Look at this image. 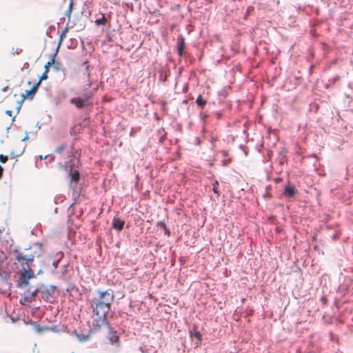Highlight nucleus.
I'll list each match as a JSON object with an SVG mask.
<instances>
[{
	"label": "nucleus",
	"mask_w": 353,
	"mask_h": 353,
	"mask_svg": "<svg viewBox=\"0 0 353 353\" xmlns=\"http://www.w3.org/2000/svg\"><path fill=\"white\" fill-rule=\"evenodd\" d=\"M336 353H341V352H340L339 350H338Z\"/></svg>",
	"instance_id": "nucleus-57"
},
{
	"label": "nucleus",
	"mask_w": 353,
	"mask_h": 353,
	"mask_svg": "<svg viewBox=\"0 0 353 353\" xmlns=\"http://www.w3.org/2000/svg\"><path fill=\"white\" fill-rule=\"evenodd\" d=\"M339 80V77H335L333 78L332 79V82L333 83H335L336 81H337Z\"/></svg>",
	"instance_id": "nucleus-48"
},
{
	"label": "nucleus",
	"mask_w": 353,
	"mask_h": 353,
	"mask_svg": "<svg viewBox=\"0 0 353 353\" xmlns=\"http://www.w3.org/2000/svg\"><path fill=\"white\" fill-rule=\"evenodd\" d=\"M190 336L192 339L195 338L196 339V342L195 343L196 347L199 346L201 344L202 335L200 332H193L192 330H190Z\"/></svg>",
	"instance_id": "nucleus-14"
},
{
	"label": "nucleus",
	"mask_w": 353,
	"mask_h": 353,
	"mask_svg": "<svg viewBox=\"0 0 353 353\" xmlns=\"http://www.w3.org/2000/svg\"><path fill=\"white\" fill-rule=\"evenodd\" d=\"M31 324L33 325L34 330L37 332H41L43 330H48V327H41L39 324H38L36 321H30Z\"/></svg>",
	"instance_id": "nucleus-18"
},
{
	"label": "nucleus",
	"mask_w": 353,
	"mask_h": 353,
	"mask_svg": "<svg viewBox=\"0 0 353 353\" xmlns=\"http://www.w3.org/2000/svg\"><path fill=\"white\" fill-rule=\"evenodd\" d=\"M78 163L79 161L76 159H70L65 163L64 170L68 173L70 183L73 182L77 183L80 179L79 171L74 168Z\"/></svg>",
	"instance_id": "nucleus-2"
},
{
	"label": "nucleus",
	"mask_w": 353,
	"mask_h": 353,
	"mask_svg": "<svg viewBox=\"0 0 353 353\" xmlns=\"http://www.w3.org/2000/svg\"><path fill=\"white\" fill-rule=\"evenodd\" d=\"M1 232V230H0V233Z\"/></svg>",
	"instance_id": "nucleus-62"
},
{
	"label": "nucleus",
	"mask_w": 353,
	"mask_h": 353,
	"mask_svg": "<svg viewBox=\"0 0 353 353\" xmlns=\"http://www.w3.org/2000/svg\"><path fill=\"white\" fill-rule=\"evenodd\" d=\"M39 83H34V85L30 89L26 91V93L29 96V99H32L39 88Z\"/></svg>",
	"instance_id": "nucleus-15"
},
{
	"label": "nucleus",
	"mask_w": 353,
	"mask_h": 353,
	"mask_svg": "<svg viewBox=\"0 0 353 353\" xmlns=\"http://www.w3.org/2000/svg\"><path fill=\"white\" fill-rule=\"evenodd\" d=\"M13 253L15 254V259L17 261L19 262L21 261H24V263H22V265L26 264V268L32 267V261H33L34 259V256L32 254H30L29 256L26 257V256L23 255L22 253H21L18 249H14L13 250Z\"/></svg>",
	"instance_id": "nucleus-6"
},
{
	"label": "nucleus",
	"mask_w": 353,
	"mask_h": 353,
	"mask_svg": "<svg viewBox=\"0 0 353 353\" xmlns=\"http://www.w3.org/2000/svg\"><path fill=\"white\" fill-rule=\"evenodd\" d=\"M199 116H200L201 119L203 120H204L208 117V115L206 114L205 113H203L202 111L200 112Z\"/></svg>",
	"instance_id": "nucleus-34"
},
{
	"label": "nucleus",
	"mask_w": 353,
	"mask_h": 353,
	"mask_svg": "<svg viewBox=\"0 0 353 353\" xmlns=\"http://www.w3.org/2000/svg\"><path fill=\"white\" fill-rule=\"evenodd\" d=\"M107 23V19L104 14H102V17L99 19H96L95 23L97 26H104Z\"/></svg>",
	"instance_id": "nucleus-20"
},
{
	"label": "nucleus",
	"mask_w": 353,
	"mask_h": 353,
	"mask_svg": "<svg viewBox=\"0 0 353 353\" xmlns=\"http://www.w3.org/2000/svg\"><path fill=\"white\" fill-rule=\"evenodd\" d=\"M48 72H46L45 71L42 73V74L39 77V81L37 82V83H39V85H41V83L42 81L46 80L48 79Z\"/></svg>",
	"instance_id": "nucleus-26"
},
{
	"label": "nucleus",
	"mask_w": 353,
	"mask_h": 353,
	"mask_svg": "<svg viewBox=\"0 0 353 353\" xmlns=\"http://www.w3.org/2000/svg\"><path fill=\"white\" fill-rule=\"evenodd\" d=\"M23 101H22V100L21 99V101H19L18 102L19 105H20V104H21V105H22Z\"/></svg>",
	"instance_id": "nucleus-53"
},
{
	"label": "nucleus",
	"mask_w": 353,
	"mask_h": 353,
	"mask_svg": "<svg viewBox=\"0 0 353 353\" xmlns=\"http://www.w3.org/2000/svg\"><path fill=\"white\" fill-rule=\"evenodd\" d=\"M48 157H49L48 154H47L46 156L40 155L39 157V159L41 161V160H43V159H46Z\"/></svg>",
	"instance_id": "nucleus-42"
},
{
	"label": "nucleus",
	"mask_w": 353,
	"mask_h": 353,
	"mask_svg": "<svg viewBox=\"0 0 353 353\" xmlns=\"http://www.w3.org/2000/svg\"><path fill=\"white\" fill-rule=\"evenodd\" d=\"M157 226L161 228H165L166 225L163 221H159L157 224Z\"/></svg>",
	"instance_id": "nucleus-33"
},
{
	"label": "nucleus",
	"mask_w": 353,
	"mask_h": 353,
	"mask_svg": "<svg viewBox=\"0 0 353 353\" xmlns=\"http://www.w3.org/2000/svg\"><path fill=\"white\" fill-rule=\"evenodd\" d=\"M12 110H6V114L7 115L11 116V115H12Z\"/></svg>",
	"instance_id": "nucleus-44"
},
{
	"label": "nucleus",
	"mask_w": 353,
	"mask_h": 353,
	"mask_svg": "<svg viewBox=\"0 0 353 353\" xmlns=\"http://www.w3.org/2000/svg\"><path fill=\"white\" fill-rule=\"evenodd\" d=\"M133 133H134V128L132 129L130 133V136H132L133 135Z\"/></svg>",
	"instance_id": "nucleus-51"
},
{
	"label": "nucleus",
	"mask_w": 353,
	"mask_h": 353,
	"mask_svg": "<svg viewBox=\"0 0 353 353\" xmlns=\"http://www.w3.org/2000/svg\"><path fill=\"white\" fill-rule=\"evenodd\" d=\"M41 291V287H39V285L38 284L37 288L32 290V287L28 286L26 290V294H28L30 298V302H32L33 300L35 299V297L37 296L38 293H40Z\"/></svg>",
	"instance_id": "nucleus-11"
},
{
	"label": "nucleus",
	"mask_w": 353,
	"mask_h": 353,
	"mask_svg": "<svg viewBox=\"0 0 353 353\" xmlns=\"http://www.w3.org/2000/svg\"><path fill=\"white\" fill-rule=\"evenodd\" d=\"M29 139V137H28V132L26 131V136L22 139V141H27L28 139Z\"/></svg>",
	"instance_id": "nucleus-41"
},
{
	"label": "nucleus",
	"mask_w": 353,
	"mask_h": 353,
	"mask_svg": "<svg viewBox=\"0 0 353 353\" xmlns=\"http://www.w3.org/2000/svg\"><path fill=\"white\" fill-rule=\"evenodd\" d=\"M108 292H109V295H105V298H103V301H102L109 303V305H111L114 300V292L111 289H108Z\"/></svg>",
	"instance_id": "nucleus-17"
},
{
	"label": "nucleus",
	"mask_w": 353,
	"mask_h": 353,
	"mask_svg": "<svg viewBox=\"0 0 353 353\" xmlns=\"http://www.w3.org/2000/svg\"><path fill=\"white\" fill-rule=\"evenodd\" d=\"M298 191L294 185L290 183L285 184L283 188V195L288 198H293L297 194Z\"/></svg>",
	"instance_id": "nucleus-9"
},
{
	"label": "nucleus",
	"mask_w": 353,
	"mask_h": 353,
	"mask_svg": "<svg viewBox=\"0 0 353 353\" xmlns=\"http://www.w3.org/2000/svg\"><path fill=\"white\" fill-rule=\"evenodd\" d=\"M23 301H30V298L28 294L24 293L23 297L20 299V303L23 304Z\"/></svg>",
	"instance_id": "nucleus-28"
},
{
	"label": "nucleus",
	"mask_w": 353,
	"mask_h": 353,
	"mask_svg": "<svg viewBox=\"0 0 353 353\" xmlns=\"http://www.w3.org/2000/svg\"><path fill=\"white\" fill-rule=\"evenodd\" d=\"M39 123L37 124V127H39V128H41V126H39Z\"/></svg>",
	"instance_id": "nucleus-60"
},
{
	"label": "nucleus",
	"mask_w": 353,
	"mask_h": 353,
	"mask_svg": "<svg viewBox=\"0 0 353 353\" xmlns=\"http://www.w3.org/2000/svg\"><path fill=\"white\" fill-rule=\"evenodd\" d=\"M21 104L20 105H18V106L17 107V112H19L20 109H21Z\"/></svg>",
	"instance_id": "nucleus-50"
},
{
	"label": "nucleus",
	"mask_w": 353,
	"mask_h": 353,
	"mask_svg": "<svg viewBox=\"0 0 353 353\" xmlns=\"http://www.w3.org/2000/svg\"><path fill=\"white\" fill-rule=\"evenodd\" d=\"M167 76H168V74H167L166 72H165L164 74L163 73H161L159 79L161 81H165L167 79Z\"/></svg>",
	"instance_id": "nucleus-31"
},
{
	"label": "nucleus",
	"mask_w": 353,
	"mask_h": 353,
	"mask_svg": "<svg viewBox=\"0 0 353 353\" xmlns=\"http://www.w3.org/2000/svg\"><path fill=\"white\" fill-rule=\"evenodd\" d=\"M90 96L89 93H85L83 94V97H81L72 98L70 100V103L72 104H74L78 109H81L90 105Z\"/></svg>",
	"instance_id": "nucleus-3"
},
{
	"label": "nucleus",
	"mask_w": 353,
	"mask_h": 353,
	"mask_svg": "<svg viewBox=\"0 0 353 353\" xmlns=\"http://www.w3.org/2000/svg\"><path fill=\"white\" fill-rule=\"evenodd\" d=\"M125 221L120 219L119 217L114 216L112 219V227L114 230L118 232L123 229Z\"/></svg>",
	"instance_id": "nucleus-10"
},
{
	"label": "nucleus",
	"mask_w": 353,
	"mask_h": 353,
	"mask_svg": "<svg viewBox=\"0 0 353 353\" xmlns=\"http://www.w3.org/2000/svg\"><path fill=\"white\" fill-rule=\"evenodd\" d=\"M41 273H42V270H39L38 271V272H37V274H41Z\"/></svg>",
	"instance_id": "nucleus-54"
},
{
	"label": "nucleus",
	"mask_w": 353,
	"mask_h": 353,
	"mask_svg": "<svg viewBox=\"0 0 353 353\" xmlns=\"http://www.w3.org/2000/svg\"><path fill=\"white\" fill-rule=\"evenodd\" d=\"M196 143H197L198 145H199V144H200V140H199V138H196Z\"/></svg>",
	"instance_id": "nucleus-52"
},
{
	"label": "nucleus",
	"mask_w": 353,
	"mask_h": 353,
	"mask_svg": "<svg viewBox=\"0 0 353 353\" xmlns=\"http://www.w3.org/2000/svg\"><path fill=\"white\" fill-rule=\"evenodd\" d=\"M230 159H224L222 161V165L227 166L230 163Z\"/></svg>",
	"instance_id": "nucleus-36"
},
{
	"label": "nucleus",
	"mask_w": 353,
	"mask_h": 353,
	"mask_svg": "<svg viewBox=\"0 0 353 353\" xmlns=\"http://www.w3.org/2000/svg\"><path fill=\"white\" fill-rule=\"evenodd\" d=\"M221 153H222L223 157H226L228 156V152L225 150L221 151Z\"/></svg>",
	"instance_id": "nucleus-43"
},
{
	"label": "nucleus",
	"mask_w": 353,
	"mask_h": 353,
	"mask_svg": "<svg viewBox=\"0 0 353 353\" xmlns=\"http://www.w3.org/2000/svg\"><path fill=\"white\" fill-rule=\"evenodd\" d=\"M72 1H71L70 3V5H69V7H68V9L66 10L65 12V15H68V16H70V12L72 11Z\"/></svg>",
	"instance_id": "nucleus-30"
},
{
	"label": "nucleus",
	"mask_w": 353,
	"mask_h": 353,
	"mask_svg": "<svg viewBox=\"0 0 353 353\" xmlns=\"http://www.w3.org/2000/svg\"><path fill=\"white\" fill-rule=\"evenodd\" d=\"M67 148L68 144L66 143H63L54 150V152L61 154Z\"/></svg>",
	"instance_id": "nucleus-23"
},
{
	"label": "nucleus",
	"mask_w": 353,
	"mask_h": 353,
	"mask_svg": "<svg viewBox=\"0 0 353 353\" xmlns=\"http://www.w3.org/2000/svg\"><path fill=\"white\" fill-rule=\"evenodd\" d=\"M163 230H164V234L167 236H170V230L165 227V228H163Z\"/></svg>",
	"instance_id": "nucleus-39"
},
{
	"label": "nucleus",
	"mask_w": 353,
	"mask_h": 353,
	"mask_svg": "<svg viewBox=\"0 0 353 353\" xmlns=\"http://www.w3.org/2000/svg\"><path fill=\"white\" fill-rule=\"evenodd\" d=\"M91 307L93 314L97 316L93 327L94 329H99L102 325L107 323V315L110 310V305H109V303L103 302L101 299L97 300V298H94Z\"/></svg>",
	"instance_id": "nucleus-1"
},
{
	"label": "nucleus",
	"mask_w": 353,
	"mask_h": 353,
	"mask_svg": "<svg viewBox=\"0 0 353 353\" xmlns=\"http://www.w3.org/2000/svg\"><path fill=\"white\" fill-rule=\"evenodd\" d=\"M12 321L13 322H14V321H15V319L12 318Z\"/></svg>",
	"instance_id": "nucleus-61"
},
{
	"label": "nucleus",
	"mask_w": 353,
	"mask_h": 353,
	"mask_svg": "<svg viewBox=\"0 0 353 353\" xmlns=\"http://www.w3.org/2000/svg\"><path fill=\"white\" fill-rule=\"evenodd\" d=\"M39 123L37 124V127H39V128H41V126H39Z\"/></svg>",
	"instance_id": "nucleus-59"
},
{
	"label": "nucleus",
	"mask_w": 353,
	"mask_h": 353,
	"mask_svg": "<svg viewBox=\"0 0 353 353\" xmlns=\"http://www.w3.org/2000/svg\"><path fill=\"white\" fill-rule=\"evenodd\" d=\"M54 213L57 212V208L54 210Z\"/></svg>",
	"instance_id": "nucleus-55"
},
{
	"label": "nucleus",
	"mask_w": 353,
	"mask_h": 353,
	"mask_svg": "<svg viewBox=\"0 0 353 353\" xmlns=\"http://www.w3.org/2000/svg\"><path fill=\"white\" fill-rule=\"evenodd\" d=\"M68 28H65L62 30V32L59 36V39L58 46H57V47H59V48H60V46H61L63 39L65 38V34L68 32Z\"/></svg>",
	"instance_id": "nucleus-21"
},
{
	"label": "nucleus",
	"mask_w": 353,
	"mask_h": 353,
	"mask_svg": "<svg viewBox=\"0 0 353 353\" xmlns=\"http://www.w3.org/2000/svg\"><path fill=\"white\" fill-rule=\"evenodd\" d=\"M153 353H156V352H154Z\"/></svg>",
	"instance_id": "nucleus-63"
},
{
	"label": "nucleus",
	"mask_w": 353,
	"mask_h": 353,
	"mask_svg": "<svg viewBox=\"0 0 353 353\" xmlns=\"http://www.w3.org/2000/svg\"><path fill=\"white\" fill-rule=\"evenodd\" d=\"M57 254L59 255V257L57 260H55V261H54L52 262V265L54 267V271L53 272H54L57 269L59 263L61 259H62V257L63 256V252H59Z\"/></svg>",
	"instance_id": "nucleus-22"
},
{
	"label": "nucleus",
	"mask_w": 353,
	"mask_h": 353,
	"mask_svg": "<svg viewBox=\"0 0 353 353\" xmlns=\"http://www.w3.org/2000/svg\"><path fill=\"white\" fill-rule=\"evenodd\" d=\"M23 269L24 270L25 272L26 273V274L28 275V277H29V280L32 278H34L36 276V274H34V272H33V270H32L31 267L30 268H25L24 266L23 267Z\"/></svg>",
	"instance_id": "nucleus-19"
},
{
	"label": "nucleus",
	"mask_w": 353,
	"mask_h": 353,
	"mask_svg": "<svg viewBox=\"0 0 353 353\" xmlns=\"http://www.w3.org/2000/svg\"><path fill=\"white\" fill-rule=\"evenodd\" d=\"M22 153H23V151L21 153H19V154H15L14 152L12 151L10 152V155L11 158L14 159L15 157H19L20 155H21Z\"/></svg>",
	"instance_id": "nucleus-32"
},
{
	"label": "nucleus",
	"mask_w": 353,
	"mask_h": 353,
	"mask_svg": "<svg viewBox=\"0 0 353 353\" xmlns=\"http://www.w3.org/2000/svg\"><path fill=\"white\" fill-rule=\"evenodd\" d=\"M254 10V7L253 6H249L247 9V12H246V14H245V18L247 17V16L249 14L251 10Z\"/></svg>",
	"instance_id": "nucleus-37"
},
{
	"label": "nucleus",
	"mask_w": 353,
	"mask_h": 353,
	"mask_svg": "<svg viewBox=\"0 0 353 353\" xmlns=\"http://www.w3.org/2000/svg\"><path fill=\"white\" fill-rule=\"evenodd\" d=\"M39 287H41L40 293L41 294V298L46 301H48L50 297L52 296L54 294L56 287L52 285L47 287L42 283H39Z\"/></svg>",
	"instance_id": "nucleus-5"
},
{
	"label": "nucleus",
	"mask_w": 353,
	"mask_h": 353,
	"mask_svg": "<svg viewBox=\"0 0 353 353\" xmlns=\"http://www.w3.org/2000/svg\"><path fill=\"white\" fill-rule=\"evenodd\" d=\"M219 185V181L217 180H215L212 183V191L214 193L219 195V191L218 190L217 186Z\"/></svg>",
	"instance_id": "nucleus-25"
},
{
	"label": "nucleus",
	"mask_w": 353,
	"mask_h": 353,
	"mask_svg": "<svg viewBox=\"0 0 353 353\" xmlns=\"http://www.w3.org/2000/svg\"><path fill=\"white\" fill-rule=\"evenodd\" d=\"M29 277L23 270L20 273L19 279L17 282V287L19 288H22L25 287H28L29 285Z\"/></svg>",
	"instance_id": "nucleus-8"
},
{
	"label": "nucleus",
	"mask_w": 353,
	"mask_h": 353,
	"mask_svg": "<svg viewBox=\"0 0 353 353\" xmlns=\"http://www.w3.org/2000/svg\"><path fill=\"white\" fill-rule=\"evenodd\" d=\"M348 87H349L350 88H351L352 90H353V82H352V83H349Z\"/></svg>",
	"instance_id": "nucleus-49"
},
{
	"label": "nucleus",
	"mask_w": 353,
	"mask_h": 353,
	"mask_svg": "<svg viewBox=\"0 0 353 353\" xmlns=\"http://www.w3.org/2000/svg\"><path fill=\"white\" fill-rule=\"evenodd\" d=\"M74 205V203H72L70 206V208H72Z\"/></svg>",
	"instance_id": "nucleus-58"
},
{
	"label": "nucleus",
	"mask_w": 353,
	"mask_h": 353,
	"mask_svg": "<svg viewBox=\"0 0 353 353\" xmlns=\"http://www.w3.org/2000/svg\"><path fill=\"white\" fill-rule=\"evenodd\" d=\"M26 99H29V96L26 93L22 94L21 100L24 101Z\"/></svg>",
	"instance_id": "nucleus-40"
},
{
	"label": "nucleus",
	"mask_w": 353,
	"mask_h": 353,
	"mask_svg": "<svg viewBox=\"0 0 353 353\" xmlns=\"http://www.w3.org/2000/svg\"><path fill=\"white\" fill-rule=\"evenodd\" d=\"M8 86L3 87L1 90L2 92H6L8 90Z\"/></svg>",
	"instance_id": "nucleus-46"
},
{
	"label": "nucleus",
	"mask_w": 353,
	"mask_h": 353,
	"mask_svg": "<svg viewBox=\"0 0 353 353\" xmlns=\"http://www.w3.org/2000/svg\"><path fill=\"white\" fill-rule=\"evenodd\" d=\"M72 333H73V334H74L76 336V337L80 342H85V341H89L90 339L91 331H90L89 333L85 334L78 333L77 330H74Z\"/></svg>",
	"instance_id": "nucleus-12"
},
{
	"label": "nucleus",
	"mask_w": 353,
	"mask_h": 353,
	"mask_svg": "<svg viewBox=\"0 0 353 353\" xmlns=\"http://www.w3.org/2000/svg\"><path fill=\"white\" fill-rule=\"evenodd\" d=\"M99 298H97V300L101 299V301H103V298H105V295H109V292H108V290L99 292Z\"/></svg>",
	"instance_id": "nucleus-27"
},
{
	"label": "nucleus",
	"mask_w": 353,
	"mask_h": 353,
	"mask_svg": "<svg viewBox=\"0 0 353 353\" xmlns=\"http://www.w3.org/2000/svg\"><path fill=\"white\" fill-rule=\"evenodd\" d=\"M8 156L6 155H3V154H0V162L1 163H6L7 161H8Z\"/></svg>",
	"instance_id": "nucleus-29"
},
{
	"label": "nucleus",
	"mask_w": 353,
	"mask_h": 353,
	"mask_svg": "<svg viewBox=\"0 0 353 353\" xmlns=\"http://www.w3.org/2000/svg\"><path fill=\"white\" fill-rule=\"evenodd\" d=\"M107 329L106 339L110 344L118 346L119 344V336L117 331L108 324H107Z\"/></svg>",
	"instance_id": "nucleus-4"
},
{
	"label": "nucleus",
	"mask_w": 353,
	"mask_h": 353,
	"mask_svg": "<svg viewBox=\"0 0 353 353\" xmlns=\"http://www.w3.org/2000/svg\"><path fill=\"white\" fill-rule=\"evenodd\" d=\"M53 160H54V157H51V159H50V161H53Z\"/></svg>",
	"instance_id": "nucleus-56"
},
{
	"label": "nucleus",
	"mask_w": 353,
	"mask_h": 353,
	"mask_svg": "<svg viewBox=\"0 0 353 353\" xmlns=\"http://www.w3.org/2000/svg\"><path fill=\"white\" fill-rule=\"evenodd\" d=\"M140 351L142 352V353H149V351L150 350L149 349H146L143 347H140Z\"/></svg>",
	"instance_id": "nucleus-38"
},
{
	"label": "nucleus",
	"mask_w": 353,
	"mask_h": 353,
	"mask_svg": "<svg viewBox=\"0 0 353 353\" xmlns=\"http://www.w3.org/2000/svg\"><path fill=\"white\" fill-rule=\"evenodd\" d=\"M52 66H53V68L57 71H59V70L63 71V69L62 68V64L59 61H56L54 60V64H52Z\"/></svg>",
	"instance_id": "nucleus-24"
},
{
	"label": "nucleus",
	"mask_w": 353,
	"mask_h": 353,
	"mask_svg": "<svg viewBox=\"0 0 353 353\" xmlns=\"http://www.w3.org/2000/svg\"><path fill=\"white\" fill-rule=\"evenodd\" d=\"M59 52V47H57L55 52L50 56V60L45 64L44 71L46 72H48L50 70V67L52 65V64H54V58L56 57L57 53Z\"/></svg>",
	"instance_id": "nucleus-13"
},
{
	"label": "nucleus",
	"mask_w": 353,
	"mask_h": 353,
	"mask_svg": "<svg viewBox=\"0 0 353 353\" xmlns=\"http://www.w3.org/2000/svg\"><path fill=\"white\" fill-rule=\"evenodd\" d=\"M48 330H52L54 332H56L57 331V329L55 327H48Z\"/></svg>",
	"instance_id": "nucleus-47"
},
{
	"label": "nucleus",
	"mask_w": 353,
	"mask_h": 353,
	"mask_svg": "<svg viewBox=\"0 0 353 353\" xmlns=\"http://www.w3.org/2000/svg\"><path fill=\"white\" fill-rule=\"evenodd\" d=\"M3 172V167L1 165H0V179L2 176Z\"/></svg>",
	"instance_id": "nucleus-45"
},
{
	"label": "nucleus",
	"mask_w": 353,
	"mask_h": 353,
	"mask_svg": "<svg viewBox=\"0 0 353 353\" xmlns=\"http://www.w3.org/2000/svg\"><path fill=\"white\" fill-rule=\"evenodd\" d=\"M195 103L199 108L203 110L207 104V100L203 99V97L201 94H199L197 97V98L195 101Z\"/></svg>",
	"instance_id": "nucleus-16"
},
{
	"label": "nucleus",
	"mask_w": 353,
	"mask_h": 353,
	"mask_svg": "<svg viewBox=\"0 0 353 353\" xmlns=\"http://www.w3.org/2000/svg\"><path fill=\"white\" fill-rule=\"evenodd\" d=\"M185 38L183 35H179L177 37V43H176V51L177 54L180 57H182L185 54Z\"/></svg>",
	"instance_id": "nucleus-7"
},
{
	"label": "nucleus",
	"mask_w": 353,
	"mask_h": 353,
	"mask_svg": "<svg viewBox=\"0 0 353 353\" xmlns=\"http://www.w3.org/2000/svg\"><path fill=\"white\" fill-rule=\"evenodd\" d=\"M21 50H19V49H18V48L14 49V48H13L12 49V54L13 55L18 54H19V53H20V52H21Z\"/></svg>",
	"instance_id": "nucleus-35"
}]
</instances>
